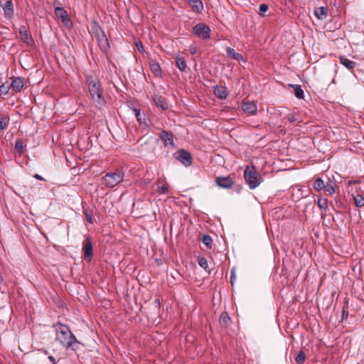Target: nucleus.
Instances as JSON below:
<instances>
[{"mask_svg":"<svg viewBox=\"0 0 364 364\" xmlns=\"http://www.w3.org/2000/svg\"><path fill=\"white\" fill-rule=\"evenodd\" d=\"M56 332V340L65 348H71L75 350L77 348L79 342L74 334L70 331L68 326L58 322L54 326Z\"/></svg>","mask_w":364,"mask_h":364,"instance_id":"obj_1","label":"nucleus"},{"mask_svg":"<svg viewBox=\"0 0 364 364\" xmlns=\"http://www.w3.org/2000/svg\"><path fill=\"white\" fill-rule=\"evenodd\" d=\"M91 31L92 36L97 41L100 49L107 55L109 51L110 45L105 31L95 21H92L91 23Z\"/></svg>","mask_w":364,"mask_h":364,"instance_id":"obj_2","label":"nucleus"},{"mask_svg":"<svg viewBox=\"0 0 364 364\" xmlns=\"http://www.w3.org/2000/svg\"><path fill=\"white\" fill-rule=\"evenodd\" d=\"M86 82L92 99L98 104H102L105 100L99 80L94 77L92 75H87Z\"/></svg>","mask_w":364,"mask_h":364,"instance_id":"obj_3","label":"nucleus"},{"mask_svg":"<svg viewBox=\"0 0 364 364\" xmlns=\"http://www.w3.org/2000/svg\"><path fill=\"white\" fill-rule=\"evenodd\" d=\"M244 178L250 189L257 187L262 182V178L256 170L255 166H247L244 171Z\"/></svg>","mask_w":364,"mask_h":364,"instance_id":"obj_4","label":"nucleus"},{"mask_svg":"<svg viewBox=\"0 0 364 364\" xmlns=\"http://www.w3.org/2000/svg\"><path fill=\"white\" fill-rule=\"evenodd\" d=\"M124 173L119 171L107 173L103 177V181L106 186L112 188L122 181Z\"/></svg>","mask_w":364,"mask_h":364,"instance_id":"obj_5","label":"nucleus"},{"mask_svg":"<svg viewBox=\"0 0 364 364\" xmlns=\"http://www.w3.org/2000/svg\"><path fill=\"white\" fill-rule=\"evenodd\" d=\"M192 31L194 35L202 40H208L210 38V28L205 23H197L193 27Z\"/></svg>","mask_w":364,"mask_h":364,"instance_id":"obj_6","label":"nucleus"},{"mask_svg":"<svg viewBox=\"0 0 364 364\" xmlns=\"http://www.w3.org/2000/svg\"><path fill=\"white\" fill-rule=\"evenodd\" d=\"M173 158L180 161L186 167L192 165L193 158L189 151L184 149H179L173 154Z\"/></svg>","mask_w":364,"mask_h":364,"instance_id":"obj_7","label":"nucleus"},{"mask_svg":"<svg viewBox=\"0 0 364 364\" xmlns=\"http://www.w3.org/2000/svg\"><path fill=\"white\" fill-rule=\"evenodd\" d=\"M82 250L85 259L88 262H91L93 257V245L90 237H86L83 241Z\"/></svg>","mask_w":364,"mask_h":364,"instance_id":"obj_8","label":"nucleus"},{"mask_svg":"<svg viewBox=\"0 0 364 364\" xmlns=\"http://www.w3.org/2000/svg\"><path fill=\"white\" fill-rule=\"evenodd\" d=\"M159 137L163 141L164 146H171L174 148L176 146L173 134L166 130H162L159 134Z\"/></svg>","mask_w":364,"mask_h":364,"instance_id":"obj_9","label":"nucleus"},{"mask_svg":"<svg viewBox=\"0 0 364 364\" xmlns=\"http://www.w3.org/2000/svg\"><path fill=\"white\" fill-rule=\"evenodd\" d=\"M216 184L223 188H230L233 183V179L230 176H218L215 180Z\"/></svg>","mask_w":364,"mask_h":364,"instance_id":"obj_10","label":"nucleus"},{"mask_svg":"<svg viewBox=\"0 0 364 364\" xmlns=\"http://www.w3.org/2000/svg\"><path fill=\"white\" fill-rule=\"evenodd\" d=\"M25 85L24 79L21 77H14L10 83V86L14 92L18 93L21 92Z\"/></svg>","mask_w":364,"mask_h":364,"instance_id":"obj_11","label":"nucleus"},{"mask_svg":"<svg viewBox=\"0 0 364 364\" xmlns=\"http://www.w3.org/2000/svg\"><path fill=\"white\" fill-rule=\"evenodd\" d=\"M241 109L251 115H254L257 112V106L254 102H245L241 105Z\"/></svg>","mask_w":364,"mask_h":364,"instance_id":"obj_12","label":"nucleus"},{"mask_svg":"<svg viewBox=\"0 0 364 364\" xmlns=\"http://www.w3.org/2000/svg\"><path fill=\"white\" fill-rule=\"evenodd\" d=\"M154 104L162 110H167L169 108L168 101L161 95H154L153 97Z\"/></svg>","mask_w":364,"mask_h":364,"instance_id":"obj_13","label":"nucleus"},{"mask_svg":"<svg viewBox=\"0 0 364 364\" xmlns=\"http://www.w3.org/2000/svg\"><path fill=\"white\" fill-rule=\"evenodd\" d=\"M229 91L226 87L216 85L214 87V95L220 100H225L228 95Z\"/></svg>","mask_w":364,"mask_h":364,"instance_id":"obj_14","label":"nucleus"},{"mask_svg":"<svg viewBox=\"0 0 364 364\" xmlns=\"http://www.w3.org/2000/svg\"><path fill=\"white\" fill-rule=\"evenodd\" d=\"M55 15L57 18H60L63 23L70 21L67 11L62 7H56L55 9Z\"/></svg>","mask_w":364,"mask_h":364,"instance_id":"obj_15","label":"nucleus"},{"mask_svg":"<svg viewBox=\"0 0 364 364\" xmlns=\"http://www.w3.org/2000/svg\"><path fill=\"white\" fill-rule=\"evenodd\" d=\"M314 14L318 19L323 20V19L326 18V17L328 16V7L327 6L316 7L314 9Z\"/></svg>","mask_w":364,"mask_h":364,"instance_id":"obj_16","label":"nucleus"},{"mask_svg":"<svg viewBox=\"0 0 364 364\" xmlns=\"http://www.w3.org/2000/svg\"><path fill=\"white\" fill-rule=\"evenodd\" d=\"M339 62L349 70H353L357 65V63L355 61L348 59L344 55L339 56Z\"/></svg>","mask_w":364,"mask_h":364,"instance_id":"obj_17","label":"nucleus"},{"mask_svg":"<svg viewBox=\"0 0 364 364\" xmlns=\"http://www.w3.org/2000/svg\"><path fill=\"white\" fill-rule=\"evenodd\" d=\"M187 1L196 13H200L203 9V4L201 0H187Z\"/></svg>","mask_w":364,"mask_h":364,"instance_id":"obj_18","label":"nucleus"},{"mask_svg":"<svg viewBox=\"0 0 364 364\" xmlns=\"http://www.w3.org/2000/svg\"><path fill=\"white\" fill-rule=\"evenodd\" d=\"M2 9L6 17H11L14 14V6L12 0H7L5 4L2 5Z\"/></svg>","mask_w":364,"mask_h":364,"instance_id":"obj_19","label":"nucleus"},{"mask_svg":"<svg viewBox=\"0 0 364 364\" xmlns=\"http://www.w3.org/2000/svg\"><path fill=\"white\" fill-rule=\"evenodd\" d=\"M149 67L151 70V72L154 73V75L156 77H159L161 75V69L159 63L153 59H151L149 60Z\"/></svg>","mask_w":364,"mask_h":364,"instance_id":"obj_20","label":"nucleus"},{"mask_svg":"<svg viewBox=\"0 0 364 364\" xmlns=\"http://www.w3.org/2000/svg\"><path fill=\"white\" fill-rule=\"evenodd\" d=\"M335 182L328 178V181L325 183V188L323 191L328 195L331 196L335 193Z\"/></svg>","mask_w":364,"mask_h":364,"instance_id":"obj_21","label":"nucleus"},{"mask_svg":"<svg viewBox=\"0 0 364 364\" xmlns=\"http://www.w3.org/2000/svg\"><path fill=\"white\" fill-rule=\"evenodd\" d=\"M226 52L228 55L231 56L235 60H242V61L244 60V58L242 55V54L235 52V50L230 47H228L226 48Z\"/></svg>","mask_w":364,"mask_h":364,"instance_id":"obj_22","label":"nucleus"},{"mask_svg":"<svg viewBox=\"0 0 364 364\" xmlns=\"http://www.w3.org/2000/svg\"><path fill=\"white\" fill-rule=\"evenodd\" d=\"M19 33L22 36V38L28 43V41H33L31 36L29 34L28 29L26 26H21L19 28Z\"/></svg>","mask_w":364,"mask_h":364,"instance_id":"obj_23","label":"nucleus"},{"mask_svg":"<svg viewBox=\"0 0 364 364\" xmlns=\"http://www.w3.org/2000/svg\"><path fill=\"white\" fill-rule=\"evenodd\" d=\"M10 122L9 117L6 114H0V131L6 129Z\"/></svg>","mask_w":364,"mask_h":364,"instance_id":"obj_24","label":"nucleus"},{"mask_svg":"<svg viewBox=\"0 0 364 364\" xmlns=\"http://www.w3.org/2000/svg\"><path fill=\"white\" fill-rule=\"evenodd\" d=\"M289 86L290 87L294 88V95L296 96V97H297L298 99H304V90L301 89V85L289 84Z\"/></svg>","mask_w":364,"mask_h":364,"instance_id":"obj_25","label":"nucleus"},{"mask_svg":"<svg viewBox=\"0 0 364 364\" xmlns=\"http://www.w3.org/2000/svg\"><path fill=\"white\" fill-rule=\"evenodd\" d=\"M219 321L221 325L225 327H228L230 322V317L229 316L228 312L223 311L220 316Z\"/></svg>","mask_w":364,"mask_h":364,"instance_id":"obj_26","label":"nucleus"},{"mask_svg":"<svg viewBox=\"0 0 364 364\" xmlns=\"http://www.w3.org/2000/svg\"><path fill=\"white\" fill-rule=\"evenodd\" d=\"M176 63L178 68L181 71H184L186 68V61L183 57L177 56L176 58Z\"/></svg>","mask_w":364,"mask_h":364,"instance_id":"obj_27","label":"nucleus"},{"mask_svg":"<svg viewBox=\"0 0 364 364\" xmlns=\"http://www.w3.org/2000/svg\"><path fill=\"white\" fill-rule=\"evenodd\" d=\"M353 201L357 208L364 207V196L360 194L353 196Z\"/></svg>","mask_w":364,"mask_h":364,"instance_id":"obj_28","label":"nucleus"},{"mask_svg":"<svg viewBox=\"0 0 364 364\" xmlns=\"http://www.w3.org/2000/svg\"><path fill=\"white\" fill-rule=\"evenodd\" d=\"M24 147V142L21 139H18L16 140L14 149L19 154L23 153Z\"/></svg>","mask_w":364,"mask_h":364,"instance_id":"obj_29","label":"nucleus"},{"mask_svg":"<svg viewBox=\"0 0 364 364\" xmlns=\"http://www.w3.org/2000/svg\"><path fill=\"white\" fill-rule=\"evenodd\" d=\"M325 188V183L321 178H316L314 183V188L316 191H320Z\"/></svg>","mask_w":364,"mask_h":364,"instance_id":"obj_30","label":"nucleus"},{"mask_svg":"<svg viewBox=\"0 0 364 364\" xmlns=\"http://www.w3.org/2000/svg\"><path fill=\"white\" fill-rule=\"evenodd\" d=\"M202 242L208 249L212 248L213 240L210 235L206 234L203 235L202 237Z\"/></svg>","mask_w":364,"mask_h":364,"instance_id":"obj_31","label":"nucleus"},{"mask_svg":"<svg viewBox=\"0 0 364 364\" xmlns=\"http://www.w3.org/2000/svg\"><path fill=\"white\" fill-rule=\"evenodd\" d=\"M10 89H11V87L10 86V83H8V82L3 83L0 86V95H8Z\"/></svg>","mask_w":364,"mask_h":364,"instance_id":"obj_32","label":"nucleus"},{"mask_svg":"<svg viewBox=\"0 0 364 364\" xmlns=\"http://www.w3.org/2000/svg\"><path fill=\"white\" fill-rule=\"evenodd\" d=\"M133 111L135 113L136 118L139 123H146V116L144 113H141L140 109L135 108L133 109Z\"/></svg>","mask_w":364,"mask_h":364,"instance_id":"obj_33","label":"nucleus"},{"mask_svg":"<svg viewBox=\"0 0 364 364\" xmlns=\"http://www.w3.org/2000/svg\"><path fill=\"white\" fill-rule=\"evenodd\" d=\"M317 205L321 210H325L328 207V200L326 198H320L318 200Z\"/></svg>","mask_w":364,"mask_h":364,"instance_id":"obj_34","label":"nucleus"},{"mask_svg":"<svg viewBox=\"0 0 364 364\" xmlns=\"http://www.w3.org/2000/svg\"><path fill=\"white\" fill-rule=\"evenodd\" d=\"M305 358H306V355L304 353V351L301 350L297 356L296 357L295 360H296V362L298 363V364H301L304 362L305 360Z\"/></svg>","mask_w":364,"mask_h":364,"instance_id":"obj_35","label":"nucleus"},{"mask_svg":"<svg viewBox=\"0 0 364 364\" xmlns=\"http://www.w3.org/2000/svg\"><path fill=\"white\" fill-rule=\"evenodd\" d=\"M157 191L160 194H167V193H168L169 191H168V188L167 184L164 183V184H162L161 186H159L158 188H157Z\"/></svg>","mask_w":364,"mask_h":364,"instance_id":"obj_36","label":"nucleus"},{"mask_svg":"<svg viewBox=\"0 0 364 364\" xmlns=\"http://www.w3.org/2000/svg\"><path fill=\"white\" fill-rule=\"evenodd\" d=\"M83 213L85 214V215L86 217L87 221L90 224H93V219H92V216L91 212L89 210H87V209H85L83 210Z\"/></svg>","mask_w":364,"mask_h":364,"instance_id":"obj_37","label":"nucleus"},{"mask_svg":"<svg viewBox=\"0 0 364 364\" xmlns=\"http://www.w3.org/2000/svg\"><path fill=\"white\" fill-rule=\"evenodd\" d=\"M198 264L205 270L208 267V261L205 257H200L198 259Z\"/></svg>","mask_w":364,"mask_h":364,"instance_id":"obj_38","label":"nucleus"},{"mask_svg":"<svg viewBox=\"0 0 364 364\" xmlns=\"http://www.w3.org/2000/svg\"><path fill=\"white\" fill-rule=\"evenodd\" d=\"M285 119H287L290 123H294L297 121L296 114H294L293 113L288 114L285 117Z\"/></svg>","mask_w":364,"mask_h":364,"instance_id":"obj_39","label":"nucleus"},{"mask_svg":"<svg viewBox=\"0 0 364 364\" xmlns=\"http://www.w3.org/2000/svg\"><path fill=\"white\" fill-rule=\"evenodd\" d=\"M269 9V6L266 4H262L259 5V13L263 15Z\"/></svg>","mask_w":364,"mask_h":364,"instance_id":"obj_40","label":"nucleus"},{"mask_svg":"<svg viewBox=\"0 0 364 364\" xmlns=\"http://www.w3.org/2000/svg\"><path fill=\"white\" fill-rule=\"evenodd\" d=\"M235 279H236L235 270L234 268H232L231 269V275H230V283H231L232 286L233 285L234 282H235Z\"/></svg>","mask_w":364,"mask_h":364,"instance_id":"obj_41","label":"nucleus"},{"mask_svg":"<svg viewBox=\"0 0 364 364\" xmlns=\"http://www.w3.org/2000/svg\"><path fill=\"white\" fill-rule=\"evenodd\" d=\"M136 46L137 47L138 50L141 53H144V48L143 44H142V43L141 41H139V42L136 43Z\"/></svg>","mask_w":364,"mask_h":364,"instance_id":"obj_42","label":"nucleus"},{"mask_svg":"<svg viewBox=\"0 0 364 364\" xmlns=\"http://www.w3.org/2000/svg\"><path fill=\"white\" fill-rule=\"evenodd\" d=\"M33 177L36 178V179H38V180H40V181H45V178H43L41 176H40L39 174L38 173H36Z\"/></svg>","mask_w":364,"mask_h":364,"instance_id":"obj_43","label":"nucleus"},{"mask_svg":"<svg viewBox=\"0 0 364 364\" xmlns=\"http://www.w3.org/2000/svg\"><path fill=\"white\" fill-rule=\"evenodd\" d=\"M348 317V311H345V310H343V313H342V319H346Z\"/></svg>","mask_w":364,"mask_h":364,"instance_id":"obj_44","label":"nucleus"},{"mask_svg":"<svg viewBox=\"0 0 364 364\" xmlns=\"http://www.w3.org/2000/svg\"><path fill=\"white\" fill-rule=\"evenodd\" d=\"M48 359L53 364H56V360L53 355L48 356Z\"/></svg>","mask_w":364,"mask_h":364,"instance_id":"obj_45","label":"nucleus"},{"mask_svg":"<svg viewBox=\"0 0 364 364\" xmlns=\"http://www.w3.org/2000/svg\"><path fill=\"white\" fill-rule=\"evenodd\" d=\"M190 53L193 55L196 53V48H193V49H191L190 50Z\"/></svg>","mask_w":364,"mask_h":364,"instance_id":"obj_46","label":"nucleus"},{"mask_svg":"<svg viewBox=\"0 0 364 364\" xmlns=\"http://www.w3.org/2000/svg\"><path fill=\"white\" fill-rule=\"evenodd\" d=\"M155 303L158 304V306H160V301H159V299H156L155 301Z\"/></svg>","mask_w":364,"mask_h":364,"instance_id":"obj_47","label":"nucleus"},{"mask_svg":"<svg viewBox=\"0 0 364 364\" xmlns=\"http://www.w3.org/2000/svg\"><path fill=\"white\" fill-rule=\"evenodd\" d=\"M3 282V277H1V275L0 274V283Z\"/></svg>","mask_w":364,"mask_h":364,"instance_id":"obj_48","label":"nucleus"}]
</instances>
